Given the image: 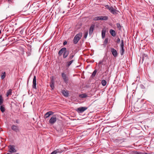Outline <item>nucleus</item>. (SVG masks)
<instances>
[{
	"label": "nucleus",
	"instance_id": "obj_24",
	"mask_svg": "<svg viewBox=\"0 0 154 154\" xmlns=\"http://www.w3.org/2000/svg\"><path fill=\"white\" fill-rule=\"evenodd\" d=\"M12 90L11 89H9L6 95L7 97H8L9 95H11L12 94Z\"/></svg>",
	"mask_w": 154,
	"mask_h": 154
},
{
	"label": "nucleus",
	"instance_id": "obj_45",
	"mask_svg": "<svg viewBox=\"0 0 154 154\" xmlns=\"http://www.w3.org/2000/svg\"><path fill=\"white\" fill-rule=\"evenodd\" d=\"M144 154H150V153H145Z\"/></svg>",
	"mask_w": 154,
	"mask_h": 154
},
{
	"label": "nucleus",
	"instance_id": "obj_21",
	"mask_svg": "<svg viewBox=\"0 0 154 154\" xmlns=\"http://www.w3.org/2000/svg\"><path fill=\"white\" fill-rule=\"evenodd\" d=\"M109 32L111 35L114 37L116 35V33L115 31L113 29H110L109 31Z\"/></svg>",
	"mask_w": 154,
	"mask_h": 154
},
{
	"label": "nucleus",
	"instance_id": "obj_12",
	"mask_svg": "<svg viewBox=\"0 0 154 154\" xmlns=\"http://www.w3.org/2000/svg\"><path fill=\"white\" fill-rule=\"evenodd\" d=\"M36 77L35 76H34L33 79V84L32 85V87L33 88L36 89Z\"/></svg>",
	"mask_w": 154,
	"mask_h": 154
},
{
	"label": "nucleus",
	"instance_id": "obj_32",
	"mask_svg": "<svg viewBox=\"0 0 154 154\" xmlns=\"http://www.w3.org/2000/svg\"><path fill=\"white\" fill-rule=\"evenodd\" d=\"M3 102V99L2 95H0V105H2Z\"/></svg>",
	"mask_w": 154,
	"mask_h": 154
},
{
	"label": "nucleus",
	"instance_id": "obj_2",
	"mask_svg": "<svg viewBox=\"0 0 154 154\" xmlns=\"http://www.w3.org/2000/svg\"><path fill=\"white\" fill-rule=\"evenodd\" d=\"M82 35V33L81 32L75 35L73 40V42L74 44H76L78 43V41L81 38Z\"/></svg>",
	"mask_w": 154,
	"mask_h": 154
},
{
	"label": "nucleus",
	"instance_id": "obj_6",
	"mask_svg": "<svg viewBox=\"0 0 154 154\" xmlns=\"http://www.w3.org/2000/svg\"><path fill=\"white\" fill-rule=\"evenodd\" d=\"M34 5L33 7L32 6L30 7V9H32L34 11L37 10L39 8L40 5L38 3H34L32 5V6Z\"/></svg>",
	"mask_w": 154,
	"mask_h": 154
},
{
	"label": "nucleus",
	"instance_id": "obj_29",
	"mask_svg": "<svg viewBox=\"0 0 154 154\" xmlns=\"http://www.w3.org/2000/svg\"><path fill=\"white\" fill-rule=\"evenodd\" d=\"M0 109L1 111L2 112H4L5 111V109L3 105H1Z\"/></svg>",
	"mask_w": 154,
	"mask_h": 154
},
{
	"label": "nucleus",
	"instance_id": "obj_19",
	"mask_svg": "<svg viewBox=\"0 0 154 154\" xmlns=\"http://www.w3.org/2000/svg\"><path fill=\"white\" fill-rule=\"evenodd\" d=\"M74 60H71L70 61H68L66 63V67H68L71 64L74 62Z\"/></svg>",
	"mask_w": 154,
	"mask_h": 154
},
{
	"label": "nucleus",
	"instance_id": "obj_14",
	"mask_svg": "<svg viewBox=\"0 0 154 154\" xmlns=\"http://www.w3.org/2000/svg\"><path fill=\"white\" fill-rule=\"evenodd\" d=\"M9 152H15L16 151L14 148V147L13 146L10 145L9 147Z\"/></svg>",
	"mask_w": 154,
	"mask_h": 154
},
{
	"label": "nucleus",
	"instance_id": "obj_48",
	"mask_svg": "<svg viewBox=\"0 0 154 154\" xmlns=\"http://www.w3.org/2000/svg\"><path fill=\"white\" fill-rule=\"evenodd\" d=\"M16 154H19V153H17Z\"/></svg>",
	"mask_w": 154,
	"mask_h": 154
},
{
	"label": "nucleus",
	"instance_id": "obj_38",
	"mask_svg": "<svg viewBox=\"0 0 154 154\" xmlns=\"http://www.w3.org/2000/svg\"><path fill=\"white\" fill-rule=\"evenodd\" d=\"M105 6L106 8L107 9H108L109 10V9L111 7L109 6V5H106Z\"/></svg>",
	"mask_w": 154,
	"mask_h": 154
},
{
	"label": "nucleus",
	"instance_id": "obj_37",
	"mask_svg": "<svg viewBox=\"0 0 154 154\" xmlns=\"http://www.w3.org/2000/svg\"><path fill=\"white\" fill-rule=\"evenodd\" d=\"M140 87L141 88L143 89H145V87L143 85H142V84H141L140 85Z\"/></svg>",
	"mask_w": 154,
	"mask_h": 154
},
{
	"label": "nucleus",
	"instance_id": "obj_5",
	"mask_svg": "<svg viewBox=\"0 0 154 154\" xmlns=\"http://www.w3.org/2000/svg\"><path fill=\"white\" fill-rule=\"evenodd\" d=\"M61 75L65 83L66 84L69 81L68 77L63 72L62 73Z\"/></svg>",
	"mask_w": 154,
	"mask_h": 154
},
{
	"label": "nucleus",
	"instance_id": "obj_23",
	"mask_svg": "<svg viewBox=\"0 0 154 154\" xmlns=\"http://www.w3.org/2000/svg\"><path fill=\"white\" fill-rule=\"evenodd\" d=\"M6 77V73L5 72H2L1 75V79H4Z\"/></svg>",
	"mask_w": 154,
	"mask_h": 154
},
{
	"label": "nucleus",
	"instance_id": "obj_31",
	"mask_svg": "<svg viewBox=\"0 0 154 154\" xmlns=\"http://www.w3.org/2000/svg\"><path fill=\"white\" fill-rule=\"evenodd\" d=\"M97 72V70L96 69H95V70L94 72H93L91 75V77L92 78H94V77H95V75H96V72Z\"/></svg>",
	"mask_w": 154,
	"mask_h": 154
},
{
	"label": "nucleus",
	"instance_id": "obj_4",
	"mask_svg": "<svg viewBox=\"0 0 154 154\" xmlns=\"http://www.w3.org/2000/svg\"><path fill=\"white\" fill-rule=\"evenodd\" d=\"M142 60L141 59L140 60V63L141 62V63H143V61H144L145 63L148 60L149 58L148 55L147 54H143L142 56Z\"/></svg>",
	"mask_w": 154,
	"mask_h": 154
},
{
	"label": "nucleus",
	"instance_id": "obj_20",
	"mask_svg": "<svg viewBox=\"0 0 154 154\" xmlns=\"http://www.w3.org/2000/svg\"><path fill=\"white\" fill-rule=\"evenodd\" d=\"M75 56V54L72 52L71 53L69 56L68 60H71Z\"/></svg>",
	"mask_w": 154,
	"mask_h": 154
},
{
	"label": "nucleus",
	"instance_id": "obj_43",
	"mask_svg": "<svg viewBox=\"0 0 154 154\" xmlns=\"http://www.w3.org/2000/svg\"><path fill=\"white\" fill-rule=\"evenodd\" d=\"M16 122L17 123V124L19 123V120H18V119H17V120H16Z\"/></svg>",
	"mask_w": 154,
	"mask_h": 154
},
{
	"label": "nucleus",
	"instance_id": "obj_3",
	"mask_svg": "<svg viewBox=\"0 0 154 154\" xmlns=\"http://www.w3.org/2000/svg\"><path fill=\"white\" fill-rule=\"evenodd\" d=\"M136 106H137L136 107H137V106H139L142 110H146V109L147 107L146 103H140L137 104L136 105Z\"/></svg>",
	"mask_w": 154,
	"mask_h": 154
},
{
	"label": "nucleus",
	"instance_id": "obj_22",
	"mask_svg": "<svg viewBox=\"0 0 154 154\" xmlns=\"http://www.w3.org/2000/svg\"><path fill=\"white\" fill-rule=\"evenodd\" d=\"M108 19L107 16H101V20H107Z\"/></svg>",
	"mask_w": 154,
	"mask_h": 154
},
{
	"label": "nucleus",
	"instance_id": "obj_41",
	"mask_svg": "<svg viewBox=\"0 0 154 154\" xmlns=\"http://www.w3.org/2000/svg\"><path fill=\"white\" fill-rule=\"evenodd\" d=\"M103 62V60H101L99 61V62L98 63L99 64H102Z\"/></svg>",
	"mask_w": 154,
	"mask_h": 154
},
{
	"label": "nucleus",
	"instance_id": "obj_18",
	"mask_svg": "<svg viewBox=\"0 0 154 154\" xmlns=\"http://www.w3.org/2000/svg\"><path fill=\"white\" fill-rule=\"evenodd\" d=\"M61 150L57 149L52 152L50 154H56L57 153H60L61 152Z\"/></svg>",
	"mask_w": 154,
	"mask_h": 154
},
{
	"label": "nucleus",
	"instance_id": "obj_15",
	"mask_svg": "<svg viewBox=\"0 0 154 154\" xmlns=\"http://www.w3.org/2000/svg\"><path fill=\"white\" fill-rule=\"evenodd\" d=\"M53 114V112L52 111H49L47 112L45 115V118H47L49 116Z\"/></svg>",
	"mask_w": 154,
	"mask_h": 154
},
{
	"label": "nucleus",
	"instance_id": "obj_44",
	"mask_svg": "<svg viewBox=\"0 0 154 154\" xmlns=\"http://www.w3.org/2000/svg\"><path fill=\"white\" fill-rule=\"evenodd\" d=\"M7 154H12L11 153V152H10V153H8Z\"/></svg>",
	"mask_w": 154,
	"mask_h": 154
},
{
	"label": "nucleus",
	"instance_id": "obj_47",
	"mask_svg": "<svg viewBox=\"0 0 154 154\" xmlns=\"http://www.w3.org/2000/svg\"><path fill=\"white\" fill-rule=\"evenodd\" d=\"M64 13V11H63V13Z\"/></svg>",
	"mask_w": 154,
	"mask_h": 154
},
{
	"label": "nucleus",
	"instance_id": "obj_10",
	"mask_svg": "<svg viewBox=\"0 0 154 154\" xmlns=\"http://www.w3.org/2000/svg\"><path fill=\"white\" fill-rule=\"evenodd\" d=\"M57 121V118L55 116H52L49 120V123L53 125Z\"/></svg>",
	"mask_w": 154,
	"mask_h": 154
},
{
	"label": "nucleus",
	"instance_id": "obj_34",
	"mask_svg": "<svg viewBox=\"0 0 154 154\" xmlns=\"http://www.w3.org/2000/svg\"><path fill=\"white\" fill-rule=\"evenodd\" d=\"M116 25H117V27L119 29H121V26H120V24L119 23H116Z\"/></svg>",
	"mask_w": 154,
	"mask_h": 154
},
{
	"label": "nucleus",
	"instance_id": "obj_11",
	"mask_svg": "<svg viewBox=\"0 0 154 154\" xmlns=\"http://www.w3.org/2000/svg\"><path fill=\"white\" fill-rule=\"evenodd\" d=\"M95 26V25L94 24H92L91 26L89 29V35H91L93 33L94 28Z\"/></svg>",
	"mask_w": 154,
	"mask_h": 154
},
{
	"label": "nucleus",
	"instance_id": "obj_8",
	"mask_svg": "<svg viewBox=\"0 0 154 154\" xmlns=\"http://www.w3.org/2000/svg\"><path fill=\"white\" fill-rule=\"evenodd\" d=\"M88 107H79L76 109V111L79 113H81L87 109Z\"/></svg>",
	"mask_w": 154,
	"mask_h": 154
},
{
	"label": "nucleus",
	"instance_id": "obj_30",
	"mask_svg": "<svg viewBox=\"0 0 154 154\" xmlns=\"http://www.w3.org/2000/svg\"><path fill=\"white\" fill-rule=\"evenodd\" d=\"M101 83L103 86H105L106 84V82L105 80H103L101 81Z\"/></svg>",
	"mask_w": 154,
	"mask_h": 154
},
{
	"label": "nucleus",
	"instance_id": "obj_26",
	"mask_svg": "<svg viewBox=\"0 0 154 154\" xmlns=\"http://www.w3.org/2000/svg\"><path fill=\"white\" fill-rule=\"evenodd\" d=\"M106 30L103 29L102 31V37L103 38H104L105 36Z\"/></svg>",
	"mask_w": 154,
	"mask_h": 154
},
{
	"label": "nucleus",
	"instance_id": "obj_42",
	"mask_svg": "<svg viewBox=\"0 0 154 154\" xmlns=\"http://www.w3.org/2000/svg\"><path fill=\"white\" fill-rule=\"evenodd\" d=\"M67 42L66 41H65L63 43V45H66L67 44Z\"/></svg>",
	"mask_w": 154,
	"mask_h": 154
},
{
	"label": "nucleus",
	"instance_id": "obj_36",
	"mask_svg": "<svg viewBox=\"0 0 154 154\" xmlns=\"http://www.w3.org/2000/svg\"><path fill=\"white\" fill-rule=\"evenodd\" d=\"M8 2L10 4L13 3V1L12 0H7Z\"/></svg>",
	"mask_w": 154,
	"mask_h": 154
},
{
	"label": "nucleus",
	"instance_id": "obj_13",
	"mask_svg": "<svg viewBox=\"0 0 154 154\" xmlns=\"http://www.w3.org/2000/svg\"><path fill=\"white\" fill-rule=\"evenodd\" d=\"M110 51L112 55L115 57H116L118 55V53L117 51L114 48H111Z\"/></svg>",
	"mask_w": 154,
	"mask_h": 154
},
{
	"label": "nucleus",
	"instance_id": "obj_40",
	"mask_svg": "<svg viewBox=\"0 0 154 154\" xmlns=\"http://www.w3.org/2000/svg\"><path fill=\"white\" fill-rule=\"evenodd\" d=\"M134 154H143V153L140 152H136L134 153Z\"/></svg>",
	"mask_w": 154,
	"mask_h": 154
},
{
	"label": "nucleus",
	"instance_id": "obj_39",
	"mask_svg": "<svg viewBox=\"0 0 154 154\" xmlns=\"http://www.w3.org/2000/svg\"><path fill=\"white\" fill-rule=\"evenodd\" d=\"M120 42V39L119 38H118L116 41V42L117 43H119Z\"/></svg>",
	"mask_w": 154,
	"mask_h": 154
},
{
	"label": "nucleus",
	"instance_id": "obj_7",
	"mask_svg": "<svg viewBox=\"0 0 154 154\" xmlns=\"http://www.w3.org/2000/svg\"><path fill=\"white\" fill-rule=\"evenodd\" d=\"M11 129L13 131L16 132L20 131V129L17 125H13L11 126Z\"/></svg>",
	"mask_w": 154,
	"mask_h": 154
},
{
	"label": "nucleus",
	"instance_id": "obj_33",
	"mask_svg": "<svg viewBox=\"0 0 154 154\" xmlns=\"http://www.w3.org/2000/svg\"><path fill=\"white\" fill-rule=\"evenodd\" d=\"M108 40H109L108 38H105V39L104 42V44L105 45H106L107 44L108 42Z\"/></svg>",
	"mask_w": 154,
	"mask_h": 154
},
{
	"label": "nucleus",
	"instance_id": "obj_25",
	"mask_svg": "<svg viewBox=\"0 0 154 154\" xmlns=\"http://www.w3.org/2000/svg\"><path fill=\"white\" fill-rule=\"evenodd\" d=\"M62 93L65 96H68V91L63 90L62 91Z\"/></svg>",
	"mask_w": 154,
	"mask_h": 154
},
{
	"label": "nucleus",
	"instance_id": "obj_9",
	"mask_svg": "<svg viewBox=\"0 0 154 154\" xmlns=\"http://www.w3.org/2000/svg\"><path fill=\"white\" fill-rule=\"evenodd\" d=\"M120 46L121 48V49L120 51V53L121 54V55H122L124 53V42L123 40H122L121 41V43L120 45Z\"/></svg>",
	"mask_w": 154,
	"mask_h": 154
},
{
	"label": "nucleus",
	"instance_id": "obj_46",
	"mask_svg": "<svg viewBox=\"0 0 154 154\" xmlns=\"http://www.w3.org/2000/svg\"><path fill=\"white\" fill-rule=\"evenodd\" d=\"M28 82H29V80H28V81H27V84H28Z\"/></svg>",
	"mask_w": 154,
	"mask_h": 154
},
{
	"label": "nucleus",
	"instance_id": "obj_35",
	"mask_svg": "<svg viewBox=\"0 0 154 154\" xmlns=\"http://www.w3.org/2000/svg\"><path fill=\"white\" fill-rule=\"evenodd\" d=\"M88 32H85V33L84 34V38H86L87 37V36H88Z\"/></svg>",
	"mask_w": 154,
	"mask_h": 154
},
{
	"label": "nucleus",
	"instance_id": "obj_27",
	"mask_svg": "<svg viewBox=\"0 0 154 154\" xmlns=\"http://www.w3.org/2000/svg\"><path fill=\"white\" fill-rule=\"evenodd\" d=\"M93 20L94 21L101 20V16H97L94 17Z\"/></svg>",
	"mask_w": 154,
	"mask_h": 154
},
{
	"label": "nucleus",
	"instance_id": "obj_17",
	"mask_svg": "<svg viewBox=\"0 0 154 154\" xmlns=\"http://www.w3.org/2000/svg\"><path fill=\"white\" fill-rule=\"evenodd\" d=\"M54 80L53 79H52L51 80L50 82V86L52 90L54 89Z\"/></svg>",
	"mask_w": 154,
	"mask_h": 154
},
{
	"label": "nucleus",
	"instance_id": "obj_1",
	"mask_svg": "<svg viewBox=\"0 0 154 154\" xmlns=\"http://www.w3.org/2000/svg\"><path fill=\"white\" fill-rule=\"evenodd\" d=\"M63 58H66L69 54V51L66 50V48H62L59 51L58 54L59 56H60L62 55L63 53Z\"/></svg>",
	"mask_w": 154,
	"mask_h": 154
},
{
	"label": "nucleus",
	"instance_id": "obj_28",
	"mask_svg": "<svg viewBox=\"0 0 154 154\" xmlns=\"http://www.w3.org/2000/svg\"><path fill=\"white\" fill-rule=\"evenodd\" d=\"M87 97V95L85 94H80L79 95V97L81 98H84Z\"/></svg>",
	"mask_w": 154,
	"mask_h": 154
},
{
	"label": "nucleus",
	"instance_id": "obj_16",
	"mask_svg": "<svg viewBox=\"0 0 154 154\" xmlns=\"http://www.w3.org/2000/svg\"><path fill=\"white\" fill-rule=\"evenodd\" d=\"M109 10L112 14H117V12H116V10L112 6L110 7Z\"/></svg>",
	"mask_w": 154,
	"mask_h": 154
}]
</instances>
